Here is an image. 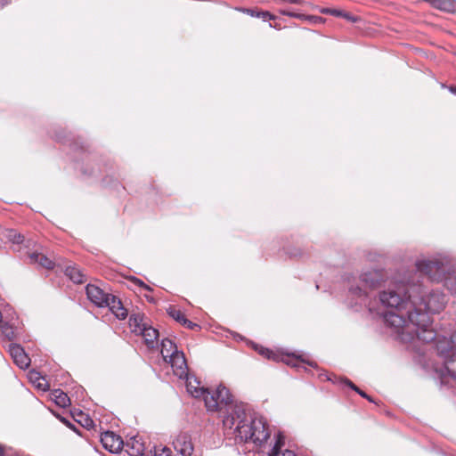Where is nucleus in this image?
I'll use <instances>...</instances> for the list:
<instances>
[{
  "mask_svg": "<svg viewBox=\"0 0 456 456\" xmlns=\"http://www.w3.org/2000/svg\"><path fill=\"white\" fill-rule=\"evenodd\" d=\"M4 455V449L3 447L0 445V456H3Z\"/></svg>",
  "mask_w": 456,
  "mask_h": 456,
  "instance_id": "42",
  "label": "nucleus"
},
{
  "mask_svg": "<svg viewBox=\"0 0 456 456\" xmlns=\"http://www.w3.org/2000/svg\"><path fill=\"white\" fill-rule=\"evenodd\" d=\"M139 335H142L144 338L145 344L149 348H154L157 345V338H159V331L151 327L145 326Z\"/></svg>",
  "mask_w": 456,
  "mask_h": 456,
  "instance_id": "14",
  "label": "nucleus"
},
{
  "mask_svg": "<svg viewBox=\"0 0 456 456\" xmlns=\"http://www.w3.org/2000/svg\"><path fill=\"white\" fill-rule=\"evenodd\" d=\"M216 396L221 405H228L230 403H232V395L230 394L229 389L222 385L216 388Z\"/></svg>",
  "mask_w": 456,
  "mask_h": 456,
  "instance_id": "24",
  "label": "nucleus"
},
{
  "mask_svg": "<svg viewBox=\"0 0 456 456\" xmlns=\"http://www.w3.org/2000/svg\"><path fill=\"white\" fill-rule=\"evenodd\" d=\"M88 299L99 307H105L110 294L104 292L101 288L88 284L86 288Z\"/></svg>",
  "mask_w": 456,
  "mask_h": 456,
  "instance_id": "8",
  "label": "nucleus"
},
{
  "mask_svg": "<svg viewBox=\"0 0 456 456\" xmlns=\"http://www.w3.org/2000/svg\"><path fill=\"white\" fill-rule=\"evenodd\" d=\"M9 353L14 363L20 369H27L30 364V358L25 353L23 347L18 344L9 345Z\"/></svg>",
  "mask_w": 456,
  "mask_h": 456,
  "instance_id": "9",
  "label": "nucleus"
},
{
  "mask_svg": "<svg viewBox=\"0 0 456 456\" xmlns=\"http://www.w3.org/2000/svg\"><path fill=\"white\" fill-rule=\"evenodd\" d=\"M167 362H168L173 368L174 373L180 379H183L188 375L187 373V363L186 359L182 351H179L171 358H169Z\"/></svg>",
  "mask_w": 456,
  "mask_h": 456,
  "instance_id": "10",
  "label": "nucleus"
},
{
  "mask_svg": "<svg viewBox=\"0 0 456 456\" xmlns=\"http://www.w3.org/2000/svg\"><path fill=\"white\" fill-rule=\"evenodd\" d=\"M173 446L182 456H191L194 451L191 438L186 433L179 434L173 441Z\"/></svg>",
  "mask_w": 456,
  "mask_h": 456,
  "instance_id": "7",
  "label": "nucleus"
},
{
  "mask_svg": "<svg viewBox=\"0 0 456 456\" xmlns=\"http://www.w3.org/2000/svg\"><path fill=\"white\" fill-rule=\"evenodd\" d=\"M172 451L167 446L158 445L154 447L153 456H171Z\"/></svg>",
  "mask_w": 456,
  "mask_h": 456,
  "instance_id": "27",
  "label": "nucleus"
},
{
  "mask_svg": "<svg viewBox=\"0 0 456 456\" xmlns=\"http://www.w3.org/2000/svg\"><path fill=\"white\" fill-rule=\"evenodd\" d=\"M307 363H308L310 366H312V367H315V366H316V364H315V363H314V362H307Z\"/></svg>",
  "mask_w": 456,
  "mask_h": 456,
  "instance_id": "43",
  "label": "nucleus"
},
{
  "mask_svg": "<svg viewBox=\"0 0 456 456\" xmlns=\"http://www.w3.org/2000/svg\"><path fill=\"white\" fill-rule=\"evenodd\" d=\"M186 379L187 391L195 398L201 397L204 394V387L200 386V381L194 377H184Z\"/></svg>",
  "mask_w": 456,
  "mask_h": 456,
  "instance_id": "16",
  "label": "nucleus"
},
{
  "mask_svg": "<svg viewBox=\"0 0 456 456\" xmlns=\"http://www.w3.org/2000/svg\"><path fill=\"white\" fill-rule=\"evenodd\" d=\"M223 424L240 442H251L256 445H261L270 436L264 418L252 416L243 403L230 406L224 417Z\"/></svg>",
  "mask_w": 456,
  "mask_h": 456,
  "instance_id": "2",
  "label": "nucleus"
},
{
  "mask_svg": "<svg viewBox=\"0 0 456 456\" xmlns=\"http://www.w3.org/2000/svg\"><path fill=\"white\" fill-rule=\"evenodd\" d=\"M65 274L74 282V283H83L86 281V275L82 273L80 269L76 266H67L65 269Z\"/></svg>",
  "mask_w": 456,
  "mask_h": 456,
  "instance_id": "21",
  "label": "nucleus"
},
{
  "mask_svg": "<svg viewBox=\"0 0 456 456\" xmlns=\"http://www.w3.org/2000/svg\"><path fill=\"white\" fill-rule=\"evenodd\" d=\"M144 316L141 314H133L129 317V326L132 332L139 334L147 324L143 322Z\"/></svg>",
  "mask_w": 456,
  "mask_h": 456,
  "instance_id": "18",
  "label": "nucleus"
},
{
  "mask_svg": "<svg viewBox=\"0 0 456 456\" xmlns=\"http://www.w3.org/2000/svg\"><path fill=\"white\" fill-rule=\"evenodd\" d=\"M52 399L54 401V403L59 405L60 407H67L69 405L70 400L69 397L67 395L66 393L62 392L61 390H54L52 395Z\"/></svg>",
  "mask_w": 456,
  "mask_h": 456,
  "instance_id": "23",
  "label": "nucleus"
},
{
  "mask_svg": "<svg viewBox=\"0 0 456 456\" xmlns=\"http://www.w3.org/2000/svg\"><path fill=\"white\" fill-rule=\"evenodd\" d=\"M29 259L31 263H37L42 267L46 269H52L54 266V263L49 257L45 256L44 254L33 252L29 255Z\"/></svg>",
  "mask_w": 456,
  "mask_h": 456,
  "instance_id": "19",
  "label": "nucleus"
},
{
  "mask_svg": "<svg viewBox=\"0 0 456 456\" xmlns=\"http://www.w3.org/2000/svg\"><path fill=\"white\" fill-rule=\"evenodd\" d=\"M105 306H108L110 310L115 314V316L119 320H124L127 316V311L123 306L120 299L113 295H110L108 299V305H105Z\"/></svg>",
  "mask_w": 456,
  "mask_h": 456,
  "instance_id": "12",
  "label": "nucleus"
},
{
  "mask_svg": "<svg viewBox=\"0 0 456 456\" xmlns=\"http://www.w3.org/2000/svg\"><path fill=\"white\" fill-rule=\"evenodd\" d=\"M256 17L262 18L263 20H266V19L273 20L275 18L269 12H258L257 13H256Z\"/></svg>",
  "mask_w": 456,
  "mask_h": 456,
  "instance_id": "32",
  "label": "nucleus"
},
{
  "mask_svg": "<svg viewBox=\"0 0 456 456\" xmlns=\"http://www.w3.org/2000/svg\"><path fill=\"white\" fill-rule=\"evenodd\" d=\"M8 4V2H7V1H4V0H3V1H1V0H0V7H3V6H4V5H5V4Z\"/></svg>",
  "mask_w": 456,
  "mask_h": 456,
  "instance_id": "40",
  "label": "nucleus"
},
{
  "mask_svg": "<svg viewBox=\"0 0 456 456\" xmlns=\"http://www.w3.org/2000/svg\"><path fill=\"white\" fill-rule=\"evenodd\" d=\"M0 328H1V332H2L3 336L6 339H8L9 341H12L15 338V337H16L15 331H14L12 326H11L9 323H7V322L2 323Z\"/></svg>",
  "mask_w": 456,
  "mask_h": 456,
  "instance_id": "25",
  "label": "nucleus"
},
{
  "mask_svg": "<svg viewBox=\"0 0 456 456\" xmlns=\"http://www.w3.org/2000/svg\"><path fill=\"white\" fill-rule=\"evenodd\" d=\"M244 12H247L248 14L253 16V17H256V13L258 12V11H256V10H253V9H245Z\"/></svg>",
  "mask_w": 456,
  "mask_h": 456,
  "instance_id": "39",
  "label": "nucleus"
},
{
  "mask_svg": "<svg viewBox=\"0 0 456 456\" xmlns=\"http://www.w3.org/2000/svg\"><path fill=\"white\" fill-rule=\"evenodd\" d=\"M284 443L285 436L281 432H279L276 436L275 444L269 452V456H297L294 452L290 450H285L283 452L280 453V451L284 445Z\"/></svg>",
  "mask_w": 456,
  "mask_h": 456,
  "instance_id": "15",
  "label": "nucleus"
},
{
  "mask_svg": "<svg viewBox=\"0 0 456 456\" xmlns=\"http://www.w3.org/2000/svg\"><path fill=\"white\" fill-rule=\"evenodd\" d=\"M168 314L171 317H173L175 321L182 323L183 319L185 318L184 314L178 309L175 307H170L168 310Z\"/></svg>",
  "mask_w": 456,
  "mask_h": 456,
  "instance_id": "28",
  "label": "nucleus"
},
{
  "mask_svg": "<svg viewBox=\"0 0 456 456\" xmlns=\"http://www.w3.org/2000/svg\"><path fill=\"white\" fill-rule=\"evenodd\" d=\"M28 379L31 383L38 389L46 391L49 388V385L46 379L41 376V374L36 370H31L28 373Z\"/></svg>",
  "mask_w": 456,
  "mask_h": 456,
  "instance_id": "20",
  "label": "nucleus"
},
{
  "mask_svg": "<svg viewBox=\"0 0 456 456\" xmlns=\"http://www.w3.org/2000/svg\"><path fill=\"white\" fill-rule=\"evenodd\" d=\"M327 379L333 383H337L338 381H340L341 383H345L349 387H351L353 390L357 392L362 397H364V398L368 399L370 402H372L371 398L370 396H368L365 392L359 389L352 381H350L347 379L338 378L337 376L333 375L332 377L327 376Z\"/></svg>",
  "mask_w": 456,
  "mask_h": 456,
  "instance_id": "22",
  "label": "nucleus"
},
{
  "mask_svg": "<svg viewBox=\"0 0 456 456\" xmlns=\"http://www.w3.org/2000/svg\"><path fill=\"white\" fill-rule=\"evenodd\" d=\"M379 297L383 306L395 310L387 312L384 322L397 339L410 343L418 338L428 343L437 338L429 314L444 309L446 302L444 293L429 291L419 282L395 281Z\"/></svg>",
  "mask_w": 456,
  "mask_h": 456,
  "instance_id": "1",
  "label": "nucleus"
},
{
  "mask_svg": "<svg viewBox=\"0 0 456 456\" xmlns=\"http://www.w3.org/2000/svg\"><path fill=\"white\" fill-rule=\"evenodd\" d=\"M5 238L14 243V244H20L23 241V235L17 232L15 230H7L4 234Z\"/></svg>",
  "mask_w": 456,
  "mask_h": 456,
  "instance_id": "26",
  "label": "nucleus"
},
{
  "mask_svg": "<svg viewBox=\"0 0 456 456\" xmlns=\"http://www.w3.org/2000/svg\"><path fill=\"white\" fill-rule=\"evenodd\" d=\"M341 17H344L345 19L352 21V22H355L356 21V18L353 17L352 15H350L349 13H346V12H342V16Z\"/></svg>",
  "mask_w": 456,
  "mask_h": 456,
  "instance_id": "36",
  "label": "nucleus"
},
{
  "mask_svg": "<svg viewBox=\"0 0 456 456\" xmlns=\"http://www.w3.org/2000/svg\"><path fill=\"white\" fill-rule=\"evenodd\" d=\"M124 447L130 456H142L145 450L144 444L142 442V439L137 436L129 438L124 444Z\"/></svg>",
  "mask_w": 456,
  "mask_h": 456,
  "instance_id": "11",
  "label": "nucleus"
},
{
  "mask_svg": "<svg viewBox=\"0 0 456 456\" xmlns=\"http://www.w3.org/2000/svg\"><path fill=\"white\" fill-rule=\"evenodd\" d=\"M450 91H451L452 94H456V86H452V87L450 88Z\"/></svg>",
  "mask_w": 456,
  "mask_h": 456,
  "instance_id": "41",
  "label": "nucleus"
},
{
  "mask_svg": "<svg viewBox=\"0 0 456 456\" xmlns=\"http://www.w3.org/2000/svg\"><path fill=\"white\" fill-rule=\"evenodd\" d=\"M283 3L291 4H303V0H281Z\"/></svg>",
  "mask_w": 456,
  "mask_h": 456,
  "instance_id": "35",
  "label": "nucleus"
},
{
  "mask_svg": "<svg viewBox=\"0 0 456 456\" xmlns=\"http://www.w3.org/2000/svg\"><path fill=\"white\" fill-rule=\"evenodd\" d=\"M259 354L264 355L265 357H266L267 359H273V360H277V355L271 350L267 349V348H263L261 347L260 350H259Z\"/></svg>",
  "mask_w": 456,
  "mask_h": 456,
  "instance_id": "30",
  "label": "nucleus"
},
{
  "mask_svg": "<svg viewBox=\"0 0 456 456\" xmlns=\"http://www.w3.org/2000/svg\"><path fill=\"white\" fill-rule=\"evenodd\" d=\"M436 348L444 362V367L437 370V372L442 378L449 376L456 380V332L449 338H438Z\"/></svg>",
  "mask_w": 456,
  "mask_h": 456,
  "instance_id": "5",
  "label": "nucleus"
},
{
  "mask_svg": "<svg viewBox=\"0 0 456 456\" xmlns=\"http://www.w3.org/2000/svg\"><path fill=\"white\" fill-rule=\"evenodd\" d=\"M101 442L103 447L112 453H117L124 447L122 438L114 432L107 431L102 434Z\"/></svg>",
  "mask_w": 456,
  "mask_h": 456,
  "instance_id": "6",
  "label": "nucleus"
},
{
  "mask_svg": "<svg viewBox=\"0 0 456 456\" xmlns=\"http://www.w3.org/2000/svg\"><path fill=\"white\" fill-rule=\"evenodd\" d=\"M182 324L186 326L187 328L193 330L194 328H197L198 325L196 323H193L192 322L189 321L188 319L184 318L182 322Z\"/></svg>",
  "mask_w": 456,
  "mask_h": 456,
  "instance_id": "33",
  "label": "nucleus"
},
{
  "mask_svg": "<svg viewBox=\"0 0 456 456\" xmlns=\"http://www.w3.org/2000/svg\"><path fill=\"white\" fill-rule=\"evenodd\" d=\"M280 13L282 14V15L297 18V19H299V20H305L306 19V15L301 14V13H297V12H290V11L280 10Z\"/></svg>",
  "mask_w": 456,
  "mask_h": 456,
  "instance_id": "29",
  "label": "nucleus"
},
{
  "mask_svg": "<svg viewBox=\"0 0 456 456\" xmlns=\"http://www.w3.org/2000/svg\"><path fill=\"white\" fill-rule=\"evenodd\" d=\"M305 20H309L310 22L317 23V22H321L322 20V18L319 17V16L306 15Z\"/></svg>",
  "mask_w": 456,
  "mask_h": 456,
  "instance_id": "34",
  "label": "nucleus"
},
{
  "mask_svg": "<svg viewBox=\"0 0 456 456\" xmlns=\"http://www.w3.org/2000/svg\"><path fill=\"white\" fill-rule=\"evenodd\" d=\"M321 12L324 13V14H330V15H333V16H336V17L342 16V11H339V10H337V9L322 8L321 10Z\"/></svg>",
  "mask_w": 456,
  "mask_h": 456,
  "instance_id": "31",
  "label": "nucleus"
},
{
  "mask_svg": "<svg viewBox=\"0 0 456 456\" xmlns=\"http://www.w3.org/2000/svg\"><path fill=\"white\" fill-rule=\"evenodd\" d=\"M133 280H134V281L136 284H138L139 286H141V287H142V288H144V289H150V287H149V286H147V285H145V284L143 283V281H140L139 279H137V278H134Z\"/></svg>",
  "mask_w": 456,
  "mask_h": 456,
  "instance_id": "37",
  "label": "nucleus"
},
{
  "mask_svg": "<svg viewBox=\"0 0 456 456\" xmlns=\"http://www.w3.org/2000/svg\"><path fill=\"white\" fill-rule=\"evenodd\" d=\"M176 345L168 338H164L161 341V355L164 358L165 362H167L169 358L178 353Z\"/></svg>",
  "mask_w": 456,
  "mask_h": 456,
  "instance_id": "17",
  "label": "nucleus"
},
{
  "mask_svg": "<svg viewBox=\"0 0 456 456\" xmlns=\"http://www.w3.org/2000/svg\"><path fill=\"white\" fill-rule=\"evenodd\" d=\"M201 397L204 399L205 405L208 411H218L219 407L221 406V403L219 400H217L216 390L215 392H210L205 388L204 394H202Z\"/></svg>",
  "mask_w": 456,
  "mask_h": 456,
  "instance_id": "13",
  "label": "nucleus"
},
{
  "mask_svg": "<svg viewBox=\"0 0 456 456\" xmlns=\"http://www.w3.org/2000/svg\"><path fill=\"white\" fill-rule=\"evenodd\" d=\"M386 280L385 273L380 269L362 272L358 281H349L346 302L349 307L358 311L367 307L370 311V298L368 289L380 287Z\"/></svg>",
  "mask_w": 456,
  "mask_h": 456,
  "instance_id": "3",
  "label": "nucleus"
},
{
  "mask_svg": "<svg viewBox=\"0 0 456 456\" xmlns=\"http://www.w3.org/2000/svg\"><path fill=\"white\" fill-rule=\"evenodd\" d=\"M93 425V420L88 419L87 417L85 418V423L83 424V426H85L86 428H91Z\"/></svg>",
  "mask_w": 456,
  "mask_h": 456,
  "instance_id": "38",
  "label": "nucleus"
},
{
  "mask_svg": "<svg viewBox=\"0 0 456 456\" xmlns=\"http://www.w3.org/2000/svg\"><path fill=\"white\" fill-rule=\"evenodd\" d=\"M416 268L433 281L443 282L452 294L456 295V268L452 265L447 254L439 253L431 258L419 259Z\"/></svg>",
  "mask_w": 456,
  "mask_h": 456,
  "instance_id": "4",
  "label": "nucleus"
}]
</instances>
